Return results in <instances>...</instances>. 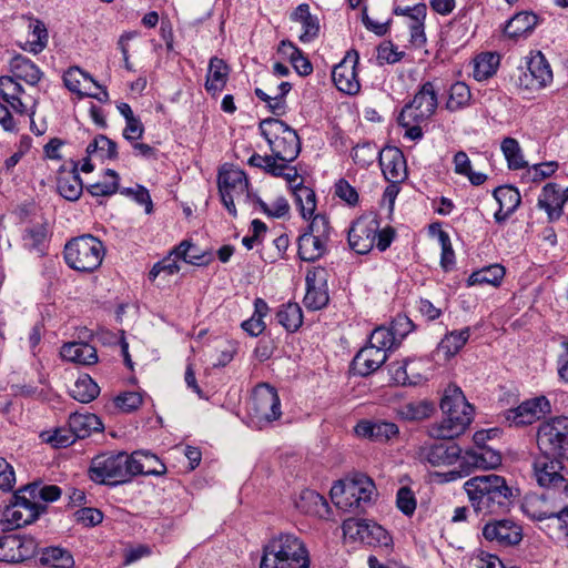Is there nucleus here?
Masks as SVG:
<instances>
[{
	"instance_id": "4be33fe9",
	"label": "nucleus",
	"mask_w": 568,
	"mask_h": 568,
	"mask_svg": "<svg viewBox=\"0 0 568 568\" xmlns=\"http://www.w3.org/2000/svg\"><path fill=\"white\" fill-rule=\"evenodd\" d=\"M132 477L138 475L161 476L166 473V466L158 456L148 450H135L130 455Z\"/></svg>"
},
{
	"instance_id": "4468645a",
	"label": "nucleus",
	"mask_w": 568,
	"mask_h": 568,
	"mask_svg": "<svg viewBox=\"0 0 568 568\" xmlns=\"http://www.w3.org/2000/svg\"><path fill=\"white\" fill-rule=\"evenodd\" d=\"M251 413L258 422L272 423L282 415L276 389L268 384L257 385L252 395Z\"/></svg>"
},
{
	"instance_id": "3c124183",
	"label": "nucleus",
	"mask_w": 568,
	"mask_h": 568,
	"mask_svg": "<svg viewBox=\"0 0 568 568\" xmlns=\"http://www.w3.org/2000/svg\"><path fill=\"white\" fill-rule=\"evenodd\" d=\"M119 174L112 170H105L101 181L90 184L87 190L92 196H110L119 190Z\"/></svg>"
},
{
	"instance_id": "774afa93",
	"label": "nucleus",
	"mask_w": 568,
	"mask_h": 568,
	"mask_svg": "<svg viewBox=\"0 0 568 568\" xmlns=\"http://www.w3.org/2000/svg\"><path fill=\"white\" fill-rule=\"evenodd\" d=\"M396 505L406 516L414 514L416 509V498L408 487H400L396 495Z\"/></svg>"
},
{
	"instance_id": "a878e982",
	"label": "nucleus",
	"mask_w": 568,
	"mask_h": 568,
	"mask_svg": "<svg viewBox=\"0 0 568 568\" xmlns=\"http://www.w3.org/2000/svg\"><path fill=\"white\" fill-rule=\"evenodd\" d=\"M230 75V67L217 57L210 59L205 79V90L212 97H217L225 88Z\"/></svg>"
},
{
	"instance_id": "cd10ccee",
	"label": "nucleus",
	"mask_w": 568,
	"mask_h": 568,
	"mask_svg": "<svg viewBox=\"0 0 568 568\" xmlns=\"http://www.w3.org/2000/svg\"><path fill=\"white\" fill-rule=\"evenodd\" d=\"M291 20L302 24L303 32L300 41L307 43L316 39L320 34V20L310 11L307 3L300 4L291 14Z\"/></svg>"
},
{
	"instance_id": "a18cd8bd",
	"label": "nucleus",
	"mask_w": 568,
	"mask_h": 568,
	"mask_svg": "<svg viewBox=\"0 0 568 568\" xmlns=\"http://www.w3.org/2000/svg\"><path fill=\"white\" fill-rule=\"evenodd\" d=\"M505 276V268L500 264H493L473 272L468 277V285L499 286Z\"/></svg>"
},
{
	"instance_id": "13d9d810",
	"label": "nucleus",
	"mask_w": 568,
	"mask_h": 568,
	"mask_svg": "<svg viewBox=\"0 0 568 568\" xmlns=\"http://www.w3.org/2000/svg\"><path fill=\"white\" fill-rule=\"evenodd\" d=\"M343 535L352 540H359L365 542L367 540L366 530L368 529V521L358 518L345 519L342 524Z\"/></svg>"
},
{
	"instance_id": "a211bd4d",
	"label": "nucleus",
	"mask_w": 568,
	"mask_h": 568,
	"mask_svg": "<svg viewBox=\"0 0 568 568\" xmlns=\"http://www.w3.org/2000/svg\"><path fill=\"white\" fill-rule=\"evenodd\" d=\"M378 222L374 219L359 217L348 231V244L358 254H366L375 245Z\"/></svg>"
},
{
	"instance_id": "473e14b6",
	"label": "nucleus",
	"mask_w": 568,
	"mask_h": 568,
	"mask_svg": "<svg viewBox=\"0 0 568 568\" xmlns=\"http://www.w3.org/2000/svg\"><path fill=\"white\" fill-rule=\"evenodd\" d=\"M23 88L18 83L13 77H0V97L6 101L13 111L23 114L27 111V105L21 99Z\"/></svg>"
},
{
	"instance_id": "680f3d73",
	"label": "nucleus",
	"mask_w": 568,
	"mask_h": 568,
	"mask_svg": "<svg viewBox=\"0 0 568 568\" xmlns=\"http://www.w3.org/2000/svg\"><path fill=\"white\" fill-rule=\"evenodd\" d=\"M368 344L387 354V351L392 349L397 342L392 334V329L379 326L372 332Z\"/></svg>"
},
{
	"instance_id": "5fc2aeb1",
	"label": "nucleus",
	"mask_w": 568,
	"mask_h": 568,
	"mask_svg": "<svg viewBox=\"0 0 568 568\" xmlns=\"http://www.w3.org/2000/svg\"><path fill=\"white\" fill-rule=\"evenodd\" d=\"M23 491H26L29 497L36 501L39 499L52 503L60 498L61 489L55 485L41 486L38 483H32L23 487Z\"/></svg>"
},
{
	"instance_id": "79ce46f5",
	"label": "nucleus",
	"mask_w": 568,
	"mask_h": 568,
	"mask_svg": "<svg viewBox=\"0 0 568 568\" xmlns=\"http://www.w3.org/2000/svg\"><path fill=\"white\" fill-rule=\"evenodd\" d=\"M57 187L60 195L69 201L78 200L83 191L82 181L75 170L60 173Z\"/></svg>"
},
{
	"instance_id": "5701e85b",
	"label": "nucleus",
	"mask_w": 568,
	"mask_h": 568,
	"mask_svg": "<svg viewBox=\"0 0 568 568\" xmlns=\"http://www.w3.org/2000/svg\"><path fill=\"white\" fill-rule=\"evenodd\" d=\"M386 359V353L368 344L355 355L352 367L356 374L367 376L378 369Z\"/></svg>"
},
{
	"instance_id": "e433bc0d",
	"label": "nucleus",
	"mask_w": 568,
	"mask_h": 568,
	"mask_svg": "<svg viewBox=\"0 0 568 568\" xmlns=\"http://www.w3.org/2000/svg\"><path fill=\"white\" fill-rule=\"evenodd\" d=\"M63 82L64 85L68 88L69 91L77 93L79 95H90L99 99L100 101H106L109 98V94L106 91H103V97L99 98L95 94H91L84 91L85 83H94L93 79L84 73L80 68L78 67H71L69 68L64 74H63Z\"/></svg>"
},
{
	"instance_id": "052dcab7",
	"label": "nucleus",
	"mask_w": 568,
	"mask_h": 568,
	"mask_svg": "<svg viewBox=\"0 0 568 568\" xmlns=\"http://www.w3.org/2000/svg\"><path fill=\"white\" fill-rule=\"evenodd\" d=\"M178 258L193 265H201L204 263V255L200 250L189 241H182L172 252Z\"/></svg>"
},
{
	"instance_id": "f8f14e48",
	"label": "nucleus",
	"mask_w": 568,
	"mask_h": 568,
	"mask_svg": "<svg viewBox=\"0 0 568 568\" xmlns=\"http://www.w3.org/2000/svg\"><path fill=\"white\" fill-rule=\"evenodd\" d=\"M438 106V90L434 82H424L412 101L402 109L403 118L407 121L429 120Z\"/></svg>"
},
{
	"instance_id": "7ed1b4c3",
	"label": "nucleus",
	"mask_w": 568,
	"mask_h": 568,
	"mask_svg": "<svg viewBox=\"0 0 568 568\" xmlns=\"http://www.w3.org/2000/svg\"><path fill=\"white\" fill-rule=\"evenodd\" d=\"M445 417L432 428V435L443 439H453L462 435L469 426L474 415L473 406L467 402L463 390L455 384L446 387L440 400Z\"/></svg>"
},
{
	"instance_id": "6ab92c4d",
	"label": "nucleus",
	"mask_w": 568,
	"mask_h": 568,
	"mask_svg": "<svg viewBox=\"0 0 568 568\" xmlns=\"http://www.w3.org/2000/svg\"><path fill=\"white\" fill-rule=\"evenodd\" d=\"M550 412V403L545 396L536 397L521 403L518 407L509 409L506 419L510 425H531Z\"/></svg>"
},
{
	"instance_id": "c03bdc74",
	"label": "nucleus",
	"mask_w": 568,
	"mask_h": 568,
	"mask_svg": "<svg viewBox=\"0 0 568 568\" xmlns=\"http://www.w3.org/2000/svg\"><path fill=\"white\" fill-rule=\"evenodd\" d=\"M473 75L477 81L491 78L499 65V55L493 52H484L474 59Z\"/></svg>"
},
{
	"instance_id": "2f4dec72",
	"label": "nucleus",
	"mask_w": 568,
	"mask_h": 568,
	"mask_svg": "<svg viewBox=\"0 0 568 568\" xmlns=\"http://www.w3.org/2000/svg\"><path fill=\"white\" fill-rule=\"evenodd\" d=\"M538 206L546 211L549 221H556L562 215V203L559 186L547 183L538 197Z\"/></svg>"
},
{
	"instance_id": "393cba45",
	"label": "nucleus",
	"mask_w": 568,
	"mask_h": 568,
	"mask_svg": "<svg viewBox=\"0 0 568 568\" xmlns=\"http://www.w3.org/2000/svg\"><path fill=\"white\" fill-rule=\"evenodd\" d=\"M494 197L499 204L494 217L497 223L505 222L519 206L521 196L519 191L510 185L498 186L494 190Z\"/></svg>"
},
{
	"instance_id": "f3484780",
	"label": "nucleus",
	"mask_w": 568,
	"mask_h": 568,
	"mask_svg": "<svg viewBox=\"0 0 568 568\" xmlns=\"http://www.w3.org/2000/svg\"><path fill=\"white\" fill-rule=\"evenodd\" d=\"M358 63V53L356 51L347 52L345 58L334 67L332 79L336 88L346 94H356L359 89V80L356 72Z\"/></svg>"
},
{
	"instance_id": "0e129e2a",
	"label": "nucleus",
	"mask_w": 568,
	"mask_h": 568,
	"mask_svg": "<svg viewBox=\"0 0 568 568\" xmlns=\"http://www.w3.org/2000/svg\"><path fill=\"white\" fill-rule=\"evenodd\" d=\"M304 233L328 241L331 234L328 219L323 214H313V216L311 217V222Z\"/></svg>"
},
{
	"instance_id": "1a4fd4ad",
	"label": "nucleus",
	"mask_w": 568,
	"mask_h": 568,
	"mask_svg": "<svg viewBox=\"0 0 568 568\" xmlns=\"http://www.w3.org/2000/svg\"><path fill=\"white\" fill-rule=\"evenodd\" d=\"M217 186L223 205L234 217L237 215L235 201H247L252 197L245 172L233 165H223L219 171Z\"/></svg>"
},
{
	"instance_id": "423d86ee",
	"label": "nucleus",
	"mask_w": 568,
	"mask_h": 568,
	"mask_svg": "<svg viewBox=\"0 0 568 568\" xmlns=\"http://www.w3.org/2000/svg\"><path fill=\"white\" fill-rule=\"evenodd\" d=\"M260 131L272 153L283 162L294 161L301 152L300 138L294 129L282 120L268 118L260 122Z\"/></svg>"
},
{
	"instance_id": "6e6d98bb",
	"label": "nucleus",
	"mask_w": 568,
	"mask_h": 568,
	"mask_svg": "<svg viewBox=\"0 0 568 568\" xmlns=\"http://www.w3.org/2000/svg\"><path fill=\"white\" fill-rule=\"evenodd\" d=\"M181 270L176 260L172 257V253L156 262L149 272V280L155 282L158 278L165 281L166 277L179 273Z\"/></svg>"
},
{
	"instance_id": "bf43d9fd",
	"label": "nucleus",
	"mask_w": 568,
	"mask_h": 568,
	"mask_svg": "<svg viewBox=\"0 0 568 568\" xmlns=\"http://www.w3.org/2000/svg\"><path fill=\"white\" fill-rule=\"evenodd\" d=\"M16 547V562L33 557L38 552V541L32 536L13 535Z\"/></svg>"
},
{
	"instance_id": "f03ea898",
	"label": "nucleus",
	"mask_w": 568,
	"mask_h": 568,
	"mask_svg": "<svg viewBox=\"0 0 568 568\" xmlns=\"http://www.w3.org/2000/svg\"><path fill=\"white\" fill-rule=\"evenodd\" d=\"M310 551L298 536L281 532L264 546L260 568H310Z\"/></svg>"
},
{
	"instance_id": "ea45409f",
	"label": "nucleus",
	"mask_w": 568,
	"mask_h": 568,
	"mask_svg": "<svg viewBox=\"0 0 568 568\" xmlns=\"http://www.w3.org/2000/svg\"><path fill=\"white\" fill-rule=\"evenodd\" d=\"M469 336L468 327L446 334L437 346V354H443L445 359L455 356L467 343Z\"/></svg>"
},
{
	"instance_id": "ddd939ff",
	"label": "nucleus",
	"mask_w": 568,
	"mask_h": 568,
	"mask_svg": "<svg viewBox=\"0 0 568 568\" xmlns=\"http://www.w3.org/2000/svg\"><path fill=\"white\" fill-rule=\"evenodd\" d=\"M568 496L545 491L540 495L534 494L525 497L521 509L524 514L534 521L552 519Z\"/></svg>"
},
{
	"instance_id": "f704fd0d",
	"label": "nucleus",
	"mask_w": 568,
	"mask_h": 568,
	"mask_svg": "<svg viewBox=\"0 0 568 568\" xmlns=\"http://www.w3.org/2000/svg\"><path fill=\"white\" fill-rule=\"evenodd\" d=\"M28 29V39L21 48L24 51L38 54L42 52L48 44V30L41 20L34 18L29 19Z\"/></svg>"
},
{
	"instance_id": "338daca9",
	"label": "nucleus",
	"mask_w": 568,
	"mask_h": 568,
	"mask_svg": "<svg viewBox=\"0 0 568 568\" xmlns=\"http://www.w3.org/2000/svg\"><path fill=\"white\" fill-rule=\"evenodd\" d=\"M388 328L392 329V334L398 344L405 336H407L414 329V323L408 316L398 314L392 321L390 327Z\"/></svg>"
},
{
	"instance_id": "b1692460",
	"label": "nucleus",
	"mask_w": 568,
	"mask_h": 568,
	"mask_svg": "<svg viewBox=\"0 0 568 568\" xmlns=\"http://www.w3.org/2000/svg\"><path fill=\"white\" fill-rule=\"evenodd\" d=\"M355 433L364 438L376 442H387L399 434L398 426L384 420H361L355 426Z\"/></svg>"
},
{
	"instance_id": "0eeeda50",
	"label": "nucleus",
	"mask_w": 568,
	"mask_h": 568,
	"mask_svg": "<svg viewBox=\"0 0 568 568\" xmlns=\"http://www.w3.org/2000/svg\"><path fill=\"white\" fill-rule=\"evenodd\" d=\"M531 478L545 491L568 496V471L556 456L541 452L536 455L531 462Z\"/></svg>"
},
{
	"instance_id": "bb28decb",
	"label": "nucleus",
	"mask_w": 568,
	"mask_h": 568,
	"mask_svg": "<svg viewBox=\"0 0 568 568\" xmlns=\"http://www.w3.org/2000/svg\"><path fill=\"white\" fill-rule=\"evenodd\" d=\"M60 355L64 361L83 366L97 364L99 359L95 347L83 342L63 344Z\"/></svg>"
},
{
	"instance_id": "603ef678",
	"label": "nucleus",
	"mask_w": 568,
	"mask_h": 568,
	"mask_svg": "<svg viewBox=\"0 0 568 568\" xmlns=\"http://www.w3.org/2000/svg\"><path fill=\"white\" fill-rule=\"evenodd\" d=\"M500 149L510 170H520L528 165L524 160L521 148L516 139L505 138L501 141Z\"/></svg>"
},
{
	"instance_id": "49530a36",
	"label": "nucleus",
	"mask_w": 568,
	"mask_h": 568,
	"mask_svg": "<svg viewBox=\"0 0 568 568\" xmlns=\"http://www.w3.org/2000/svg\"><path fill=\"white\" fill-rule=\"evenodd\" d=\"M415 362L412 359H403L389 365V373L394 383L398 385H413L419 381V374L415 372Z\"/></svg>"
},
{
	"instance_id": "09e8293b",
	"label": "nucleus",
	"mask_w": 568,
	"mask_h": 568,
	"mask_svg": "<svg viewBox=\"0 0 568 568\" xmlns=\"http://www.w3.org/2000/svg\"><path fill=\"white\" fill-rule=\"evenodd\" d=\"M99 393L100 387L89 375L80 376L70 389V395L80 403L92 402Z\"/></svg>"
},
{
	"instance_id": "39448f33",
	"label": "nucleus",
	"mask_w": 568,
	"mask_h": 568,
	"mask_svg": "<svg viewBox=\"0 0 568 568\" xmlns=\"http://www.w3.org/2000/svg\"><path fill=\"white\" fill-rule=\"evenodd\" d=\"M105 255L103 243L91 234L70 240L64 246V260L69 267L90 273L95 271Z\"/></svg>"
},
{
	"instance_id": "dca6fc26",
	"label": "nucleus",
	"mask_w": 568,
	"mask_h": 568,
	"mask_svg": "<svg viewBox=\"0 0 568 568\" xmlns=\"http://www.w3.org/2000/svg\"><path fill=\"white\" fill-rule=\"evenodd\" d=\"M483 536L503 547L518 545L523 539L521 527L511 519L488 521L483 528Z\"/></svg>"
},
{
	"instance_id": "69168bd1",
	"label": "nucleus",
	"mask_w": 568,
	"mask_h": 568,
	"mask_svg": "<svg viewBox=\"0 0 568 568\" xmlns=\"http://www.w3.org/2000/svg\"><path fill=\"white\" fill-rule=\"evenodd\" d=\"M367 540L365 544L368 545H378L388 547L392 542V537L382 526L376 523H368V529L366 530Z\"/></svg>"
},
{
	"instance_id": "4d7b16f0",
	"label": "nucleus",
	"mask_w": 568,
	"mask_h": 568,
	"mask_svg": "<svg viewBox=\"0 0 568 568\" xmlns=\"http://www.w3.org/2000/svg\"><path fill=\"white\" fill-rule=\"evenodd\" d=\"M329 301L327 285L306 286L304 305L306 308L317 311L327 305Z\"/></svg>"
},
{
	"instance_id": "864d4df0",
	"label": "nucleus",
	"mask_w": 568,
	"mask_h": 568,
	"mask_svg": "<svg viewBox=\"0 0 568 568\" xmlns=\"http://www.w3.org/2000/svg\"><path fill=\"white\" fill-rule=\"evenodd\" d=\"M415 11V19L409 20L408 28L410 31V42L415 47H422L426 43V36L424 31V23L426 19L427 7L425 3H417Z\"/></svg>"
},
{
	"instance_id": "2eb2a0df",
	"label": "nucleus",
	"mask_w": 568,
	"mask_h": 568,
	"mask_svg": "<svg viewBox=\"0 0 568 568\" xmlns=\"http://www.w3.org/2000/svg\"><path fill=\"white\" fill-rule=\"evenodd\" d=\"M552 81L551 68L541 52L532 54L527 61V70L521 71L517 84L528 91L544 89Z\"/></svg>"
},
{
	"instance_id": "e2e57ef3",
	"label": "nucleus",
	"mask_w": 568,
	"mask_h": 568,
	"mask_svg": "<svg viewBox=\"0 0 568 568\" xmlns=\"http://www.w3.org/2000/svg\"><path fill=\"white\" fill-rule=\"evenodd\" d=\"M254 201L263 211V213L271 217H283L290 211V204L287 200L283 196H278L271 206H268L263 200L255 195Z\"/></svg>"
},
{
	"instance_id": "7c9ffc66",
	"label": "nucleus",
	"mask_w": 568,
	"mask_h": 568,
	"mask_svg": "<svg viewBox=\"0 0 568 568\" xmlns=\"http://www.w3.org/2000/svg\"><path fill=\"white\" fill-rule=\"evenodd\" d=\"M538 17L529 11L516 13L505 26L504 33L506 37L517 40L520 37L528 36L537 26Z\"/></svg>"
},
{
	"instance_id": "9b49d317",
	"label": "nucleus",
	"mask_w": 568,
	"mask_h": 568,
	"mask_svg": "<svg viewBox=\"0 0 568 568\" xmlns=\"http://www.w3.org/2000/svg\"><path fill=\"white\" fill-rule=\"evenodd\" d=\"M537 445L541 453L565 458L568 448V417L558 416L542 423L537 432Z\"/></svg>"
},
{
	"instance_id": "4c0bfd02",
	"label": "nucleus",
	"mask_w": 568,
	"mask_h": 568,
	"mask_svg": "<svg viewBox=\"0 0 568 568\" xmlns=\"http://www.w3.org/2000/svg\"><path fill=\"white\" fill-rule=\"evenodd\" d=\"M68 424L77 438H85L92 432H100L103 428L100 418L94 414L74 413L70 415Z\"/></svg>"
},
{
	"instance_id": "37998d69",
	"label": "nucleus",
	"mask_w": 568,
	"mask_h": 568,
	"mask_svg": "<svg viewBox=\"0 0 568 568\" xmlns=\"http://www.w3.org/2000/svg\"><path fill=\"white\" fill-rule=\"evenodd\" d=\"M276 320L287 332L297 331L303 324L302 308L297 303L288 302L278 307Z\"/></svg>"
},
{
	"instance_id": "c756f323",
	"label": "nucleus",
	"mask_w": 568,
	"mask_h": 568,
	"mask_svg": "<svg viewBox=\"0 0 568 568\" xmlns=\"http://www.w3.org/2000/svg\"><path fill=\"white\" fill-rule=\"evenodd\" d=\"M9 67L13 78L23 80L30 85L38 84L43 75L40 68L22 54H16L10 60Z\"/></svg>"
},
{
	"instance_id": "de8ad7c7",
	"label": "nucleus",
	"mask_w": 568,
	"mask_h": 568,
	"mask_svg": "<svg viewBox=\"0 0 568 568\" xmlns=\"http://www.w3.org/2000/svg\"><path fill=\"white\" fill-rule=\"evenodd\" d=\"M293 194L295 195L296 203L303 219L310 220L316 210V195L315 192L300 181L295 186Z\"/></svg>"
},
{
	"instance_id": "c9c22d12",
	"label": "nucleus",
	"mask_w": 568,
	"mask_h": 568,
	"mask_svg": "<svg viewBox=\"0 0 568 568\" xmlns=\"http://www.w3.org/2000/svg\"><path fill=\"white\" fill-rule=\"evenodd\" d=\"M396 417L405 422H419L428 418L433 412L434 406L428 400L407 402L395 409Z\"/></svg>"
},
{
	"instance_id": "6e6552de",
	"label": "nucleus",
	"mask_w": 568,
	"mask_h": 568,
	"mask_svg": "<svg viewBox=\"0 0 568 568\" xmlns=\"http://www.w3.org/2000/svg\"><path fill=\"white\" fill-rule=\"evenodd\" d=\"M130 468L129 454L104 453L92 459L89 476L94 483L115 486L131 480Z\"/></svg>"
},
{
	"instance_id": "9d476101",
	"label": "nucleus",
	"mask_w": 568,
	"mask_h": 568,
	"mask_svg": "<svg viewBox=\"0 0 568 568\" xmlns=\"http://www.w3.org/2000/svg\"><path fill=\"white\" fill-rule=\"evenodd\" d=\"M45 508L44 505L31 499L23 491V488H20L12 495L10 504L6 506L2 513L1 525L3 529L8 530L30 525L38 519Z\"/></svg>"
},
{
	"instance_id": "aec40b11",
	"label": "nucleus",
	"mask_w": 568,
	"mask_h": 568,
	"mask_svg": "<svg viewBox=\"0 0 568 568\" xmlns=\"http://www.w3.org/2000/svg\"><path fill=\"white\" fill-rule=\"evenodd\" d=\"M377 154L382 172L388 182L400 183L406 179V161L398 148L388 146Z\"/></svg>"
},
{
	"instance_id": "c85d7f7f",
	"label": "nucleus",
	"mask_w": 568,
	"mask_h": 568,
	"mask_svg": "<svg viewBox=\"0 0 568 568\" xmlns=\"http://www.w3.org/2000/svg\"><path fill=\"white\" fill-rule=\"evenodd\" d=\"M295 506L304 514L321 518L328 516L329 513L327 500L312 489H304L295 501Z\"/></svg>"
},
{
	"instance_id": "58836bf2",
	"label": "nucleus",
	"mask_w": 568,
	"mask_h": 568,
	"mask_svg": "<svg viewBox=\"0 0 568 568\" xmlns=\"http://www.w3.org/2000/svg\"><path fill=\"white\" fill-rule=\"evenodd\" d=\"M39 561L43 566L52 568H73L74 559L72 554L61 547H45L41 549Z\"/></svg>"
},
{
	"instance_id": "a19ab883",
	"label": "nucleus",
	"mask_w": 568,
	"mask_h": 568,
	"mask_svg": "<svg viewBox=\"0 0 568 568\" xmlns=\"http://www.w3.org/2000/svg\"><path fill=\"white\" fill-rule=\"evenodd\" d=\"M471 104V92L469 87L462 81L453 83L448 90L446 109L449 112H458Z\"/></svg>"
},
{
	"instance_id": "72a5a7b5",
	"label": "nucleus",
	"mask_w": 568,
	"mask_h": 568,
	"mask_svg": "<svg viewBox=\"0 0 568 568\" xmlns=\"http://www.w3.org/2000/svg\"><path fill=\"white\" fill-rule=\"evenodd\" d=\"M327 240L301 234L297 241L298 256L305 262H315L321 258L327 251Z\"/></svg>"
},
{
	"instance_id": "412c9836",
	"label": "nucleus",
	"mask_w": 568,
	"mask_h": 568,
	"mask_svg": "<svg viewBox=\"0 0 568 568\" xmlns=\"http://www.w3.org/2000/svg\"><path fill=\"white\" fill-rule=\"evenodd\" d=\"M462 449L455 445L434 444L419 449V459L432 466L453 465L458 460Z\"/></svg>"
},
{
	"instance_id": "20e7f679",
	"label": "nucleus",
	"mask_w": 568,
	"mask_h": 568,
	"mask_svg": "<svg viewBox=\"0 0 568 568\" xmlns=\"http://www.w3.org/2000/svg\"><path fill=\"white\" fill-rule=\"evenodd\" d=\"M376 493L374 481L364 474H355L333 485L329 495L334 505L348 513H359L371 504Z\"/></svg>"
},
{
	"instance_id": "8fccbe9b",
	"label": "nucleus",
	"mask_w": 568,
	"mask_h": 568,
	"mask_svg": "<svg viewBox=\"0 0 568 568\" xmlns=\"http://www.w3.org/2000/svg\"><path fill=\"white\" fill-rule=\"evenodd\" d=\"M48 240V230L43 224H37L27 227L22 235L23 246L29 251H34L40 255L44 254V246Z\"/></svg>"
},
{
	"instance_id": "f257e3e1",
	"label": "nucleus",
	"mask_w": 568,
	"mask_h": 568,
	"mask_svg": "<svg viewBox=\"0 0 568 568\" xmlns=\"http://www.w3.org/2000/svg\"><path fill=\"white\" fill-rule=\"evenodd\" d=\"M464 489L474 510L485 515L503 513L513 497L507 480L495 474L471 477Z\"/></svg>"
}]
</instances>
